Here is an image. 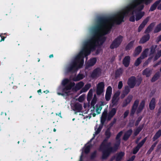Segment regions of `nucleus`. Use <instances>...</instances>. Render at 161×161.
Wrapping results in <instances>:
<instances>
[{"mask_svg": "<svg viewBox=\"0 0 161 161\" xmlns=\"http://www.w3.org/2000/svg\"><path fill=\"white\" fill-rule=\"evenodd\" d=\"M115 16H103L98 18L97 25L92 29L93 36L85 43L84 48L86 52L90 54L91 51L96 50V43L98 41L96 37L98 36L100 33L101 30L104 29V34H108L110 31L113 26V24L110 22L115 18Z\"/></svg>", "mask_w": 161, "mask_h": 161, "instance_id": "f257e3e1", "label": "nucleus"}, {"mask_svg": "<svg viewBox=\"0 0 161 161\" xmlns=\"http://www.w3.org/2000/svg\"><path fill=\"white\" fill-rule=\"evenodd\" d=\"M90 54L86 52L84 49L74 59L67 68V71L69 72L73 73L76 71L78 68H80L83 66L84 59Z\"/></svg>", "mask_w": 161, "mask_h": 161, "instance_id": "f03ea898", "label": "nucleus"}, {"mask_svg": "<svg viewBox=\"0 0 161 161\" xmlns=\"http://www.w3.org/2000/svg\"><path fill=\"white\" fill-rule=\"evenodd\" d=\"M132 11L129 6L126 7L124 11L122 12H119L117 14H115L113 16H115L114 19L115 22L117 25L120 24L122 22H124V18L125 16H127L129 14L130 12H131Z\"/></svg>", "mask_w": 161, "mask_h": 161, "instance_id": "7ed1b4c3", "label": "nucleus"}, {"mask_svg": "<svg viewBox=\"0 0 161 161\" xmlns=\"http://www.w3.org/2000/svg\"><path fill=\"white\" fill-rule=\"evenodd\" d=\"M119 146V143H115L113 147H110V146L106 148H104L103 150L100 149L102 152V159H107L111 153H114L117 150Z\"/></svg>", "mask_w": 161, "mask_h": 161, "instance_id": "20e7f679", "label": "nucleus"}, {"mask_svg": "<svg viewBox=\"0 0 161 161\" xmlns=\"http://www.w3.org/2000/svg\"><path fill=\"white\" fill-rule=\"evenodd\" d=\"M142 79L141 77L136 79L135 76H132L129 78L127 84L130 88H133L136 86H138L141 84Z\"/></svg>", "mask_w": 161, "mask_h": 161, "instance_id": "39448f33", "label": "nucleus"}, {"mask_svg": "<svg viewBox=\"0 0 161 161\" xmlns=\"http://www.w3.org/2000/svg\"><path fill=\"white\" fill-rule=\"evenodd\" d=\"M123 37L120 35L116 38L110 44L109 47L111 49H113L117 48L121 45L123 40Z\"/></svg>", "mask_w": 161, "mask_h": 161, "instance_id": "423d86ee", "label": "nucleus"}, {"mask_svg": "<svg viewBox=\"0 0 161 161\" xmlns=\"http://www.w3.org/2000/svg\"><path fill=\"white\" fill-rule=\"evenodd\" d=\"M147 139V137L144 138L137 145L134 147L132 151L133 154H136L139 151V149L143 146Z\"/></svg>", "mask_w": 161, "mask_h": 161, "instance_id": "0eeeda50", "label": "nucleus"}, {"mask_svg": "<svg viewBox=\"0 0 161 161\" xmlns=\"http://www.w3.org/2000/svg\"><path fill=\"white\" fill-rule=\"evenodd\" d=\"M101 73V70L99 68H97L94 69L91 74L92 78H97L100 76Z\"/></svg>", "mask_w": 161, "mask_h": 161, "instance_id": "6e6552de", "label": "nucleus"}, {"mask_svg": "<svg viewBox=\"0 0 161 161\" xmlns=\"http://www.w3.org/2000/svg\"><path fill=\"white\" fill-rule=\"evenodd\" d=\"M104 86V83L103 82H100L98 84L96 91L97 95H101L103 92Z\"/></svg>", "mask_w": 161, "mask_h": 161, "instance_id": "1a4fd4ad", "label": "nucleus"}, {"mask_svg": "<svg viewBox=\"0 0 161 161\" xmlns=\"http://www.w3.org/2000/svg\"><path fill=\"white\" fill-rule=\"evenodd\" d=\"M119 93H116L114 95L111 100L112 104V107H115L118 105L119 100Z\"/></svg>", "mask_w": 161, "mask_h": 161, "instance_id": "9d476101", "label": "nucleus"}, {"mask_svg": "<svg viewBox=\"0 0 161 161\" xmlns=\"http://www.w3.org/2000/svg\"><path fill=\"white\" fill-rule=\"evenodd\" d=\"M133 97L132 95H129L123 101L122 104L123 107H126L131 101Z\"/></svg>", "mask_w": 161, "mask_h": 161, "instance_id": "9b49d317", "label": "nucleus"}, {"mask_svg": "<svg viewBox=\"0 0 161 161\" xmlns=\"http://www.w3.org/2000/svg\"><path fill=\"white\" fill-rule=\"evenodd\" d=\"M75 85V83L74 82H70L66 85L62 89V92L65 94L68 93L67 91L68 90H70L71 88L74 86Z\"/></svg>", "mask_w": 161, "mask_h": 161, "instance_id": "f8f14e48", "label": "nucleus"}, {"mask_svg": "<svg viewBox=\"0 0 161 161\" xmlns=\"http://www.w3.org/2000/svg\"><path fill=\"white\" fill-rule=\"evenodd\" d=\"M117 110V108H113L109 111L107 117V120L108 121L110 120L112 118L115 114Z\"/></svg>", "mask_w": 161, "mask_h": 161, "instance_id": "ddd939ff", "label": "nucleus"}, {"mask_svg": "<svg viewBox=\"0 0 161 161\" xmlns=\"http://www.w3.org/2000/svg\"><path fill=\"white\" fill-rule=\"evenodd\" d=\"M149 17H148L143 20L142 23L140 25L138 28V32H140L141 31L142 29L145 27V25L148 22L149 20Z\"/></svg>", "mask_w": 161, "mask_h": 161, "instance_id": "4468645a", "label": "nucleus"}, {"mask_svg": "<svg viewBox=\"0 0 161 161\" xmlns=\"http://www.w3.org/2000/svg\"><path fill=\"white\" fill-rule=\"evenodd\" d=\"M132 130L130 129L127 130L124 134L123 137V139L125 141H127L132 133Z\"/></svg>", "mask_w": 161, "mask_h": 161, "instance_id": "2eb2a0df", "label": "nucleus"}, {"mask_svg": "<svg viewBox=\"0 0 161 161\" xmlns=\"http://www.w3.org/2000/svg\"><path fill=\"white\" fill-rule=\"evenodd\" d=\"M150 38V36L149 34H147L144 35L140 39L139 43L140 44H144L148 41Z\"/></svg>", "mask_w": 161, "mask_h": 161, "instance_id": "dca6fc26", "label": "nucleus"}, {"mask_svg": "<svg viewBox=\"0 0 161 161\" xmlns=\"http://www.w3.org/2000/svg\"><path fill=\"white\" fill-rule=\"evenodd\" d=\"M130 58L129 56H127L125 57L123 60L122 63L124 66L127 67L129 65Z\"/></svg>", "mask_w": 161, "mask_h": 161, "instance_id": "f3484780", "label": "nucleus"}, {"mask_svg": "<svg viewBox=\"0 0 161 161\" xmlns=\"http://www.w3.org/2000/svg\"><path fill=\"white\" fill-rule=\"evenodd\" d=\"M82 105L78 103H77L74 104L73 110L77 112H80L82 109Z\"/></svg>", "mask_w": 161, "mask_h": 161, "instance_id": "a211bd4d", "label": "nucleus"}, {"mask_svg": "<svg viewBox=\"0 0 161 161\" xmlns=\"http://www.w3.org/2000/svg\"><path fill=\"white\" fill-rule=\"evenodd\" d=\"M108 139H107L106 137L103 140L100 146V149H102L103 150L104 148H106L107 147L111 145V143L110 142L106 144L105 142H107Z\"/></svg>", "mask_w": 161, "mask_h": 161, "instance_id": "6ab92c4d", "label": "nucleus"}, {"mask_svg": "<svg viewBox=\"0 0 161 161\" xmlns=\"http://www.w3.org/2000/svg\"><path fill=\"white\" fill-rule=\"evenodd\" d=\"M156 99L154 97L152 98L149 104V108L150 110L154 109L156 106Z\"/></svg>", "mask_w": 161, "mask_h": 161, "instance_id": "aec40b11", "label": "nucleus"}, {"mask_svg": "<svg viewBox=\"0 0 161 161\" xmlns=\"http://www.w3.org/2000/svg\"><path fill=\"white\" fill-rule=\"evenodd\" d=\"M107 116V111L105 110L102 113L101 118V123L103 125L105 122Z\"/></svg>", "mask_w": 161, "mask_h": 161, "instance_id": "412c9836", "label": "nucleus"}, {"mask_svg": "<svg viewBox=\"0 0 161 161\" xmlns=\"http://www.w3.org/2000/svg\"><path fill=\"white\" fill-rule=\"evenodd\" d=\"M161 0H158L155 2L151 6L149 11H153L155 10L158 6L160 3Z\"/></svg>", "mask_w": 161, "mask_h": 161, "instance_id": "4be33fe9", "label": "nucleus"}, {"mask_svg": "<svg viewBox=\"0 0 161 161\" xmlns=\"http://www.w3.org/2000/svg\"><path fill=\"white\" fill-rule=\"evenodd\" d=\"M145 103V101L144 100L142 101L137 110V113H140L142 111L144 107Z\"/></svg>", "mask_w": 161, "mask_h": 161, "instance_id": "5701e85b", "label": "nucleus"}, {"mask_svg": "<svg viewBox=\"0 0 161 161\" xmlns=\"http://www.w3.org/2000/svg\"><path fill=\"white\" fill-rule=\"evenodd\" d=\"M84 85V83L82 81H80L77 83L75 87L73 89L76 91L80 90L81 89Z\"/></svg>", "mask_w": 161, "mask_h": 161, "instance_id": "b1692460", "label": "nucleus"}, {"mask_svg": "<svg viewBox=\"0 0 161 161\" xmlns=\"http://www.w3.org/2000/svg\"><path fill=\"white\" fill-rule=\"evenodd\" d=\"M96 61L97 59L95 58H91L88 62L87 65H86V68L87 66L90 67L93 66L96 64Z\"/></svg>", "mask_w": 161, "mask_h": 161, "instance_id": "393cba45", "label": "nucleus"}, {"mask_svg": "<svg viewBox=\"0 0 161 161\" xmlns=\"http://www.w3.org/2000/svg\"><path fill=\"white\" fill-rule=\"evenodd\" d=\"M155 25V22H153L150 24L145 30V33L149 34L152 31Z\"/></svg>", "mask_w": 161, "mask_h": 161, "instance_id": "a878e982", "label": "nucleus"}, {"mask_svg": "<svg viewBox=\"0 0 161 161\" xmlns=\"http://www.w3.org/2000/svg\"><path fill=\"white\" fill-rule=\"evenodd\" d=\"M123 72V70L122 68H119L116 70L115 74V78L116 79L119 77Z\"/></svg>", "mask_w": 161, "mask_h": 161, "instance_id": "bb28decb", "label": "nucleus"}, {"mask_svg": "<svg viewBox=\"0 0 161 161\" xmlns=\"http://www.w3.org/2000/svg\"><path fill=\"white\" fill-rule=\"evenodd\" d=\"M152 72V70L149 68H147L143 70L142 72V75H145L146 77H149Z\"/></svg>", "mask_w": 161, "mask_h": 161, "instance_id": "cd10ccee", "label": "nucleus"}, {"mask_svg": "<svg viewBox=\"0 0 161 161\" xmlns=\"http://www.w3.org/2000/svg\"><path fill=\"white\" fill-rule=\"evenodd\" d=\"M103 125L102 124L100 125L98 128L97 130H96V128H95V130L96 131L95 134H93V137L91 140V141L99 133L103 127Z\"/></svg>", "mask_w": 161, "mask_h": 161, "instance_id": "c85d7f7f", "label": "nucleus"}, {"mask_svg": "<svg viewBox=\"0 0 161 161\" xmlns=\"http://www.w3.org/2000/svg\"><path fill=\"white\" fill-rule=\"evenodd\" d=\"M96 39L98 41V43H96V46H97V44L98 43V42H100V45H102L104 42L106 40V38L105 37L103 36L102 35L99 36L98 38Z\"/></svg>", "mask_w": 161, "mask_h": 161, "instance_id": "c756f323", "label": "nucleus"}, {"mask_svg": "<svg viewBox=\"0 0 161 161\" xmlns=\"http://www.w3.org/2000/svg\"><path fill=\"white\" fill-rule=\"evenodd\" d=\"M91 84L90 83H87L85 86L82 88L80 91V93H81L83 92H87L91 87Z\"/></svg>", "mask_w": 161, "mask_h": 161, "instance_id": "7c9ffc66", "label": "nucleus"}, {"mask_svg": "<svg viewBox=\"0 0 161 161\" xmlns=\"http://www.w3.org/2000/svg\"><path fill=\"white\" fill-rule=\"evenodd\" d=\"M141 3V2H137L136 3L134 4H132L130 6H129L130 8L132 11L131 12V15L134 14V12H135V9L137 7V5H139Z\"/></svg>", "mask_w": 161, "mask_h": 161, "instance_id": "2f4dec72", "label": "nucleus"}, {"mask_svg": "<svg viewBox=\"0 0 161 161\" xmlns=\"http://www.w3.org/2000/svg\"><path fill=\"white\" fill-rule=\"evenodd\" d=\"M161 74L159 72H157L153 75L151 80V81L152 82L158 80Z\"/></svg>", "mask_w": 161, "mask_h": 161, "instance_id": "473e14b6", "label": "nucleus"}, {"mask_svg": "<svg viewBox=\"0 0 161 161\" xmlns=\"http://www.w3.org/2000/svg\"><path fill=\"white\" fill-rule=\"evenodd\" d=\"M161 136V129L157 131L153 138V141H155L158 138Z\"/></svg>", "mask_w": 161, "mask_h": 161, "instance_id": "72a5a7b5", "label": "nucleus"}, {"mask_svg": "<svg viewBox=\"0 0 161 161\" xmlns=\"http://www.w3.org/2000/svg\"><path fill=\"white\" fill-rule=\"evenodd\" d=\"M123 133V131H121L119 132L117 134L115 138V139L117 140L116 144H119V145H120V138L122 135Z\"/></svg>", "mask_w": 161, "mask_h": 161, "instance_id": "f704fd0d", "label": "nucleus"}, {"mask_svg": "<svg viewBox=\"0 0 161 161\" xmlns=\"http://www.w3.org/2000/svg\"><path fill=\"white\" fill-rule=\"evenodd\" d=\"M142 47L141 46H139L136 48L134 51V54L135 56L139 55L142 51Z\"/></svg>", "mask_w": 161, "mask_h": 161, "instance_id": "c9c22d12", "label": "nucleus"}, {"mask_svg": "<svg viewBox=\"0 0 161 161\" xmlns=\"http://www.w3.org/2000/svg\"><path fill=\"white\" fill-rule=\"evenodd\" d=\"M125 153L122 152H120L117 154L116 160V161H121L122 157L124 156Z\"/></svg>", "mask_w": 161, "mask_h": 161, "instance_id": "e433bc0d", "label": "nucleus"}, {"mask_svg": "<svg viewBox=\"0 0 161 161\" xmlns=\"http://www.w3.org/2000/svg\"><path fill=\"white\" fill-rule=\"evenodd\" d=\"M84 77L85 76L83 74H79L76 77L73 78V80L75 81H78L83 79Z\"/></svg>", "mask_w": 161, "mask_h": 161, "instance_id": "4c0bfd02", "label": "nucleus"}, {"mask_svg": "<svg viewBox=\"0 0 161 161\" xmlns=\"http://www.w3.org/2000/svg\"><path fill=\"white\" fill-rule=\"evenodd\" d=\"M136 14V20L137 21L139 20L142 18L144 15L145 13L144 12H140Z\"/></svg>", "mask_w": 161, "mask_h": 161, "instance_id": "58836bf2", "label": "nucleus"}, {"mask_svg": "<svg viewBox=\"0 0 161 161\" xmlns=\"http://www.w3.org/2000/svg\"><path fill=\"white\" fill-rule=\"evenodd\" d=\"M157 47V45H153L150 48V53L149 55H153L156 53V49Z\"/></svg>", "mask_w": 161, "mask_h": 161, "instance_id": "ea45409f", "label": "nucleus"}, {"mask_svg": "<svg viewBox=\"0 0 161 161\" xmlns=\"http://www.w3.org/2000/svg\"><path fill=\"white\" fill-rule=\"evenodd\" d=\"M149 50V49L148 48H147L144 50L142 53L140 57L143 59L147 57V53Z\"/></svg>", "mask_w": 161, "mask_h": 161, "instance_id": "a19ab883", "label": "nucleus"}, {"mask_svg": "<svg viewBox=\"0 0 161 161\" xmlns=\"http://www.w3.org/2000/svg\"><path fill=\"white\" fill-rule=\"evenodd\" d=\"M134 42V41H132L129 43L126 46L125 50L126 51L130 50L132 47Z\"/></svg>", "mask_w": 161, "mask_h": 161, "instance_id": "79ce46f5", "label": "nucleus"}, {"mask_svg": "<svg viewBox=\"0 0 161 161\" xmlns=\"http://www.w3.org/2000/svg\"><path fill=\"white\" fill-rule=\"evenodd\" d=\"M105 135L107 139H109L111 137V133L110 131V129L109 128H108L107 129L105 132Z\"/></svg>", "mask_w": 161, "mask_h": 161, "instance_id": "37998d69", "label": "nucleus"}, {"mask_svg": "<svg viewBox=\"0 0 161 161\" xmlns=\"http://www.w3.org/2000/svg\"><path fill=\"white\" fill-rule=\"evenodd\" d=\"M92 147L91 144H90L86 146L84 150V153L86 154L89 153L90 151L91 148Z\"/></svg>", "mask_w": 161, "mask_h": 161, "instance_id": "c03bdc74", "label": "nucleus"}, {"mask_svg": "<svg viewBox=\"0 0 161 161\" xmlns=\"http://www.w3.org/2000/svg\"><path fill=\"white\" fill-rule=\"evenodd\" d=\"M161 31V23L158 25L155 28L154 32V33L159 32Z\"/></svg>", "mask_w": 161, "mask_h": 161, "instance_id": "a18cd8bd", "label": "nucleus"}, {"mask_svg": "<svg viewBox=\"0 0 161 161\" xmlns=\"http://www.w3.org/2000/svg\"><path fill=\"white\" fill-rule=\"evenodd\" d=\"M144 7L143 5H141L138 6L135 10V13H136L137 12H141Z\"/></svg>", "mask_w": 161, "mask_h": 161, "instance_id": "49530a36", "label": "nucleus"}, {"mask_svg": "<svg viewBox=\"0 0 161 161\" xmlns=\"http://www.w3.org/2000/svg\"><path fill=\"white\" fill-rule=\"evenodd\" d=\"M161 56V50L159 51L156 53L154 58V61H156Z\"/></svg>", "mask_w": 161, "mask_h": 161, "instance_id": "de8ad7c7", "label": "nucleus"}, {"mask_svg": "<svg viewBox=\"0 0 161 161\" xmlns=\"http://www.w3.org/2000/svg\"><path fill=\"white\" fill-rule=\"evenodd\" d=\"M130 87L128 86H126L125 87L124 90L123 91V92L125 93V94L127 95L130 91Z\"/></svg>", "mask_w": 161, "mask_h": 161, "instance_id": "09e8293b", "label": "nucleus"}, {"mask_svg": "<svg viewBox=\"0 0 161 161\" xmlns=\"http://www.w3.org/2000/svg\"><path fill=\"white\" fill-rule=\"evenodd\" d=\"M142 59H143L140 57L138 58L135 63V65L136 66H138L141 63V60Z\"/></svg>", "mask_w": 161, "mask_h": 161, "instance_id": "8fccbe9b", "label": "nucleus"}, {"mask_svg": "<svg viewBox=\"0 0 161 161\" xmlns=\"http://www.w3.org/2000/svg\"><path fill=\"white\" fill-rule=\"evenodd\" d=\"M69 82V80L67 78H65L62 80V85L64 87L67 84H68Z\"/></svg>", "mask_w": 161, "mask_h": 161, "instance_id": "3c124183", "label": "nucleus"}, {"mask_svg": "<svg viewBox=\"0 0 161 161\" xmlns=\"http://www.w3.org/2000/svg\"><path fill=\"white\" fill-rule=\"evenodd\" d=\"M97 152L96 150L94 151L92 153L90 156V159L91 160L94 159L97 156Z\"/></svg>", "mask_w": 161, "mask_h": 161, "instance_id": "603ef678", "label": "nucleus"}, {"mask_svg": "<svg viewBox=\"0 0 161 161\" xmlns=\"http://www.w3.org/2000/svg\"><path fill=\"white\" fill-rule=\"evenodd\" d=\"M111 94V93H106L105 98L106 101H108L110 99Z\"/></svg>", "mask_w": 161, "mask_h": 161, "instance_id": "864d4df0", "label": "nucleus"}, {"mask_svg": "<svg viewBox=\"0 0 161 161\" xmlns=\"http://www.w3.org/2000/svg\"><path fill=\"white\" fill-rule=\"evenodd\" d=\"M139 103V100L138 99H136L134 102L132 107L137 108Z\"/></svg>", "mask_w": 161, "mask_h": 161, "instance_id": "5fc2aeb1", "label": "nucleus"}, {"mask_svg": "<svg viewBox=\"0 0 161 161\" xmlns=\"http://www.w3.org/2000/svg\"><path fill=\"white\" fill-rule=\"evenodd\" d=\"M142 116H140L138 118L137 120L136 121L135 123V126H137L139 125L140 121L142 120Z\"/></svg>", "mask_w": 161, "mask_h": 161, "instance_id": "6e6d98bb", "label": "nucleus"}, {"mask_svg": "<svg viewBox=\"0 0 161 161\" xmlns=\"http://www.w3.org/2000/svg\"><path fill=\"white\" fill-rule=\"evenodd\" d=\"M97 102V99L96 97H94L91 103V105L92 107H94L95 105Z\"/></svg>", "mask_w": 161, "mask_h": 161, "instance_id": "4d7b16f0", "label": "nucleus"}, {"mask_svg": "<svg viewBox=\"0 0 161 161\" xmlns=\"http://www.w3.org/2000/svg\"><path fill=\"white\" fill-rule=\"evenodd\" d=\"M137 108H135L132 107V108L130 111V116H133L134 114H135L136 111V110Z\"/></svg>", "mask_w": 161, "mask_h": 161, "instance_id": "13d9d810", "label": "nucleus"}, {"mask_svg": "<svg viewBox=\"0 0 161 161\" xmlns=\"http://www.w3.org/2000/svg\"><path fill=\"white\" fill-rule=\"evenodd\" d=\"M134 125V121L133 120L130 121L128 124L127 126L129 127H133Z\"/></svg>", "mask_w": 161, "mask_h": 161, "instance_id": "bf43d9fd", "label": "nucleus"}, {"mask_svg": "<svg viewBox=\"0 0 161 161\" xmlns=\"http://www.w3.org/2000/svg\"><path fill=\"white\" fill-rule=\"evenodd\" d=\"M112 87L111 86H109L107 88L106 93L112 94Z\"/></svg>", "mask_w": 161, "mask_h": 161, "instance_id": "052dcab7", "label": "nucleus"}, {"mask_svg": "<svg viewBox=\"0 0 161 161\" xmlns=\"http://www.w3.org/2000/svg\"><path fill=\"white\" fill-rule=\"evenodd\" d=\"M93 95V90L92 89H90L88 93V98L89 97L91 98Z\"/></svg>", "mask_w": 161, "mask_h": 161, "instance_id": "680f3d73", "label": "nucleus"}, {"mask_svg": "<svg viewBox=\"0 0 161 161\" xmlns=\"http://www.w3.org/2000/svg\"><path fill=\"white\" fill-rule=\"evenodd\" d=\"M84 96L82 95L80 96L78 98V101L80 102H82L84 100Z\"/></svg>", "mask_w": 161, "mask_h": 161, "instance_id": "e2e57ef3", "label": "nucleus"}, {"mask_svg": "<svg viewBox=\"0 0 161 161\" xmlns=\"http://www.w3.org/2000/svg\"><path fill=\"white\" fill-rule=\"evenodd\" d=\"M158 143V141H157L155 142L150 147V149H152L153 151L155 147H156V145Z\"/></svg>", "mask_w": 161, "mask_h": 161, "instance_id": "0e129e2a", "label": "nucleus"}, {"mask_svg": "<svg viewBox=\"0 0 161 161\" xmlns=\"http://www.w3.org/2000/svg\"><path fill=\"white\" fill-rule=\"evenodd\" d=\"M129 114V110H126L124 113L123 114L124 118H125Z\"/></svg>", "mask_w": 161, "mask_h": 161, "instance_id": "69168bd1", "label": "nucleus"}, {"mask_svg": "<svg viewBox=\"0 0 161 161\" xmlns=\"http://www.w3.org/2000/svg\"><path fill=\"white\" fill-rule=\"evenodd\" d=\"M123 83L122 81H120L119 82L118 88V89H120L122 88V86H123Z\"/></svg>", "mask_w": 161, "mask_h": 161, "instance_id": "338daca9", "label": "nucleus"}, {"mask_svg": "<svg viewBox=\"0 0 161 161\" xmlns=\"http://www.w3.org/2000/svg\"><path fill=\"white\" fill-rule=\"evenodd\" d=\"M129 20L131 22H134L135 21V17L134 14L132 15L129 18Z\"/></svg>", "mask_w": 161, "mask_h": 161, "instance_id": "774afa93", "label": "nucleus"}]
</instances>
